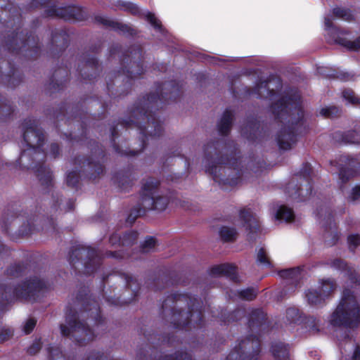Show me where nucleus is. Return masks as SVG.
Instances as JSON below:
<instances>
[{
  "instance_id": "obj_1",
  "label": "nucleus",
  "mask_w": 360,
  "mask_h": 360,
  "mask_svg": "<svg viewBox=\"0 0 360 360\" xmlns=\"http://www.w3.org/2000/svg\"><path fill=\"white\" fill-rule=\"evenodd\" d=\"M360 321V305L353 292L345 290L341 300L332 314L330 322L333 326H355Z\"/></svg>"
},
{
  "instance_id": "obj_2",
  "label": "nucleus",
  "mask_w": 360,
  "mask_h": 360,
  "mask_svg": "<svg viewBox=\"0 0 360 360\" xmlns=\"http://www.w3.org/2000/svg\"><path fill=\"white\" fill-rule=\"evenodd\" d=\"M324 25L327 31V34L329 37V40L338 43L352 51L360 50V38L350 41L347 38V33L340 31L332 27V23L329 18L325 19Z\"/></svg>"
},
{
  "instance_id": "obj_3",
  "label": "nucleus",
  "mask_w": 360,
  "mask_h": 360,
  "mask_svg": "<svg viewBox=\"0 0 360 360\" xmlns=\"http://www.w3.org/2000/svg\"><path fill=\"white\" fill-rule=\"evenodd\" d=\"M335 288V284L332 280L327 279L323 281L319 291L317 290H309L307 294L308 301L311 304H319L330 295Z\"/></svg>"
},
{
  "instance_id": "obj_4",
  "label": "nucleus",
  "mask_w": 360,
  "mask_h": 360,
  "mask_svg": "<svg viewBox=\"0 0 360 360\" xmlns=\"http://www.w3.org/2000/svg\"><path fill=\"white\" fill-rule=\"evenodd\" d=\"M158 191L152 181L143 187L144 200L150 201V205L155 209L162 210L167 204V200L158 194Z\"/></svg>"
},
{
  "instance_id": "obj_5",
  "label": "nucleus",
  "mask_w": 360,
  "mask_h": 360,
  "mask_svg": "<svg viewBox=\"0 0 360 360\" xmlns=\"http://www.w3.org/2000/svg\"><path fill=\"white\" fill-rule=\"evenodd\" d=\"M61 333L63 335H69L72 333L76 338L79 336L84 340H89L91 338L89 335V331L82 323H75L73 326H71L70 329L68 328L65 326H62Z\"/></svg>"
},
{
  "instance_id": "obj_6",
  "label": "nucleus",
  "mask_w": 360,
  "mask_h": 360,
  "mask_svg": "<svg viewBox=\"0 0 360 360\" xmlns=\"http://www.w3.org/2000/svg\"><path fill=\"white\" fill-rule=\"evenodd\" d=\"M294 213L291 208L281 205L274 212V217L280 221L290 222L294 219Z\"/></svg>"
},
{
  "instance_id": "obj_7",
  "label": "nucleus",
  "mask_w": 360,
  "mask_h": 360,
  "mask_svg": "<svg viewBox=\"0 0 360 360\" xmlns=\"http://www.w3.org/2000/svg\"><path fill=\"white\" fill-rule=\"evenodd\" d=\"M25 141L30 146L35 147L41 146V142L44 139L43 134L34 129H27L24 133Z\"/></svg>"
},
{
  "instance_id": "obj_8",
  "label": "nucleus",
  "mask_w": 360,
  "mask_h": 360,
  "mask_svg": "<svg viewBox=\"0 0 360 360\" xmlns=\"http://www.w3.org/2000/svg\"><path fill=\"white\" fill-rule=\"evenodd\" d=\"M241 224L246 229H250V232H255L257 228L256 219L249 211H243L240 214Z\"/></svg>"
},
{
  "instance_id": "obj_9",
  "label": "nucleus",
  "mask_w": 360,
  "mask_h": 360,
  "mask_svg": "<svg viewBox=\"0 0 360 360\" xmlns=\"http://www.w3.org/2000/svg\"><path fill=\"white\" fill-rule=\"evenodd\" d=\"M231 112L229 111L225 112L219 124V129L221 134H226L229 131L231 124Z\"/></svg>"
},
{
  "instance_id": "obj_10",
  "label": "nucleus",
  "mask_w": 360,
  "mask_h": 360,
  "mask_svg": "<svg viewBox=\"0 0 360 360\" xmlns=\"http://www.w3.org/2000/svg\"><path fill=\"white\" fill-rule=\"evenodd\" d=\"M219 234L223 240H231L236 238L237 233L234 229L228 226H224L220 229Z\"/></svg>"
},
{
  "instance_id": "obj_11",
  "label": "nucleus",
  "mask_w": 360,
  "mask_h": 360,
  "mask_svg": "<svg viewBox=\"0 0 360 360\" xmlns=\"http://www.w3.org/2000/svg\"><path fill=\"white\" fill-rule=\"evenodd\" d=\"M257 262L259 264L268 266L270 265V262L264 248H261L257 252Z\"/></svg>"
},
{
  "instance_id": "obj_12",
  "label": "nucleus",
  "mask_w": 360,
  "mask_h": 360,
  "mask_svg": "<svg viewBox=\"0 0 360 360\" xmlns=\"http://www.w3.org/2000/svg\"><path fill=\"white\" fill-rule=\"evenodd\" d=\"M333 13L335 16L343 18L347 20H349L352 17L348 10L340 8H334Z\"/></svg>"
},
{
  "instance_id": "obj_13",
  "label": "nucleus",
  "mask_w": 360,
  "mask_h": 360,
  "mask_svg": "<svg viewBox=\"0 0 360 360\" xmlns=\"http://www.w3.org/2000/svg\"><path fill=\"white\" fill-rule=\"evenodd\" d=\"M144 15H145L146 19L150 22V23L155 28H157V29L161 28V25H160L159 20H158L153 13L147 11L144 13Z\"/></svg>"
},
{
  "instance_id": "obj_14",
  "label": "nucleus",
  "mask_w": 360,
  "mask_h": 360,
  "mask_svg": "<svg viewBox=\"0 0 360 360\" xmlns=\"http://www.w3.org/2000/svg\"><path fill=\"white\" fill-rule=\"evenodd\" d=\"M219 274H229L234 271L235 267L229 264H224L215 269Z\"/></svg>"
},
{
  "instance_id": "obj_15",
  "label": "nucleus",
  "mask_w": 360,
  "mask_h": 360,
  "mask_svg": "<svg viewBox=\"0 0 360 360\" xmlns=\"http://www.w3.org/2000/svg\"><path fill=\"white\" fill-rule=\"evenodd\" d=\"M240 296L247 300H251L256 296V291L253 289H246L240 292Z\"/></svg>"
},
{
  "instance_id": "obj_16",
  "label": "nucleus",
  "mask_w": 360,
  "mask_h": 360,
  "mask_svg": "<svg viewBox=\"0 0 360 360\" xmlns=\"http://www.w3.org/2000/svg\"><path fill=\"white\" fill-rule=\"evenodd\" d=\"M348 243L350 248H355L360 244V236L359 235H351L348 237Z\"/></svg>"
},
{
  "instance_id": "obj_17",
  "label": "nucleus",
  "mask_w": 360,
  "mask_h": 360,
  "mask_svg": "<svg viewBox=\"0 0 360 360\" xmlns=\"http://www.w3.org/2000/svg\"><path fill=\"white\" fill-rule=\"evenodd\" d=\"M36 325V321L34 320L33 319H28L24 326H23V331L26 333V334H28L30 333L34 328Z\"/></svg>"
},
{
  "instance_id": "obj_18",
  "label": "nucleus",
  "mask_w": 360,
  "mask_h": 360,
  "mask_svg": "<svg viewBox=\"0 0 360 360\" xmlns=\"http://www.w3.org/2000/svg\"><path fill=\"white\" fill-rule=\"evenodd\" d=\"M292 145V142L289 141L288 139L282 138L278 139V146L282 150H288L291 148Z\"/></svg>"
},
{
  "instance_id": "obj_19",
  "label": "nucleus",
  "mask_w": 360,
  "mask_h": 360,
  "mask_svg": "<svg viewBox=\"0 0 360 360\" xmlns=\"http://www.w3.org/2000/svg\"><path fill=\"white\" fill-rule=\"evenodd\" d=\"M343 97L349 103H355L358 99L354 96L352 91H346L343 92Z\"/></svg>"
},
{
  "instance_id": "obj_20",
  "label": "nucleus",
  "mask_w": 360,
  "mask_h": 360,
  "mask_svg": "<svg viewBox=\"0 0 360 360\" xmlns=\"http://www.w3.org/2000/svg\"><path fill=\"white\" fill-rule=\"evenodd\" d=\"M155 245V240L153 238H147L143 244V248L146 250H149L153 248Z\"/></svg>"
},
{
  "instance_id": "obj_21",
  "label": "nucleus",
  "mask_w": 360,
  "mask_h": 360,
  "mask_svg": "<svg viewBox=\"0 0 360 360\" xmlns=\"http://www.w3.org/2000/svg\"><path fill=\"white\" fill-rule=\"evenodd\" d=\"M352 198L354 200L360 198V186H356L353 188Z\"/></svg>"
},
{
  "instance_id": "obj_22",
  "label": "nucleus",
  "mask_w": 360,
  "mask_h": 360,
  "mask_svg": "<svg viewBox=\"0 0 360 360\" xmlns=\"http://www.w3.org/2000/svg\"><path fill=\"white\" fill-rule=\"evenodd\" d=\"M128 8L134 13H136L138 11V7L131 3L128 4Z\"/></svg>"
},
{
  "instance_id": "obj_23",
  "label": "nucleus",
  "mask_w": 360,
  "mask_h": 360,
  "mask_svg": "<svg viewBox=\"0 0 360 360\" xmlns=\"http://www.w3.org/2000/svg\"><path fill=\"white\" fill-rule=\"evenodd\" d=\"M334 266H337L338 268H344L346 265L342 260H336L334 262Z\"/></svg>"
},
{
  "instance_id": "obj_24",
  "label": "nucleus",
  "mask_w": 360,
  "mask_h": 360,
  "mask_svg": "<svg viewBox=\"0 0 360 360\" xmlns=\"http://www.w3.org/2000/svg\"><path fill=\"white\" fill-rule=\"evenodd\" d=\"M354 360H360V348H356L354 354Z\"/></svg>"
},
{
  "instance_id": "obj_25",
  "label": "nucleus",
  "mask_w": 360,
  "mask_h": 360,
  "mask_svg": "<svg viewBox=\"0 0 360 360\" xmlns=\"http://www.w3.org/2000/svg\"><path fill=\"white\" fill-rule=\"evenodd\" d=\"M71 174H68V177H67V182L69 184H74V181H72V179H71Z\"/></svg>"
},
{
  "instance_id": "obj_26",
  "label": "nucleus",
  "mask_w": 360,
  "mask_h": 360,
  "mask_svg": "<svg viewBox=\"0 0 360 360\" xmlns=\"http://www.w3.org/2000/svg\"><path fill=\"white\" fill-rule=\"evenodd\" d=\"M228 358L229 360L233 359V354H230Z\"/></svg>"
},
{
  "instance_id": "obj_27",
  "label": "nucleus",
  "mask_w": 360,
  "mask_h": 360,
  "mask_svg": "<svg viewBox=\"0 0 360 360\" xmlns=\"http://www.w3.org/2000/svg\"><path fill=\"white\" fill-rule=\"evenodd\" d=\"M101 22L106 24L107 23V20H102Z\"/></svg>"
}]
</instances>
